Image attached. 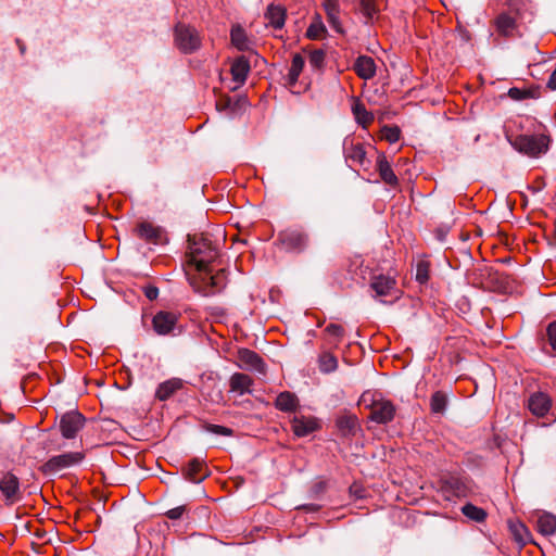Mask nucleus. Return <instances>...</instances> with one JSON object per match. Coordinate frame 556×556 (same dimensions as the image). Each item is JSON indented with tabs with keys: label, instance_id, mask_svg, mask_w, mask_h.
<instances>
[{
	"label": "nucleus",
	"instance_id": "1",
	"mask_svg": "<svg viewBox=\"0 0 556 556\" xmlns=\"http://www.w3.org/2000/svg\"><path fill=\"white\" fill-rule=\"evenodd\" d=\"M188 241V264L194 266L198 271H206L210 264L218 256V244L204 233L189 235Z\"/></svg>",
	"mask_w": 556,
	"mask_h": 556
},
{
	"label": "nucleus",
	"instance_id": "2",
	"mask_svg": "<svg viewBox=\"0 0 556 556\" xmlns=\"http://www.w3.org/2000/svg\"><path fill=\"white\" fill-rule=\"evenodd\" d=\"M508 140L515 150L529 157L546 153L549 146V138L545 135H518Z\"/></svg>",
	"mask_w": 556,
	"mask_h": 556
},
{
	"label": "nucleus",
	"instance_id": "3",
	"mask_svg": "<svg viewBox=\"0 0 556 556\" xmlns=\"http://www.w3.org/2000/svg\"><path fill=\"white\" fill-rule=\"evenodd\" d=\"M175 42L184 53H192L201 46L198 30L185 24H178L175 28Z\"/></svg>",
	"mask_w": 556,
	"mask_h": 556
},
{
	"label": "nucleus",
	"instance_id": "4",
	"mask_svg": "<svg viewBox=\"0 0 556 556\" xmlns=\"http://www.w3.org/2000/svg\"><path fill=\"white\" fill-rule=\"evenodd\" d=\"M84 459V454L80 452H67L48 459L42 466L41 470L45 475H55L56 472L78 465Z\"/></svg>",
	"mask_w": 556,
	"mask_h": 556
},
{
	"label": "nucleus",
	"instance_id": "5",
	"mask_svg": "<svg viewBox=\"0 0 556 556\" xmlns=\"http://www.w3.org/2000/svg\"><path fill=\"white\" fill-rule=\"evenodd\" d=\"M343 153L345 162L351 168L355 166L364 169L368 168L370 162L366 157V151L362 142H356L353 138H345L343 141Z\"/></svg>",
	"mask_w": 556,
	"mask_h": 556
},
{
	"label": "nucleus",
	"instance_id": "6",
	"mask_svg": "<svg viewBox=\"0 0 556 556\" xmlns=\"http://www.w3.org/2000/svg\"><path fill=\"white\" fill-rule=\"evenodd\" d=\"M0 492L4 498L5 505H13L23 497L20 480L10 471H2L0 473Z\"/></svg>",
	"mask_w": 556,
	"mask_h": 556
},
{
	"label": "nucleus",
	"instance_id": "7",
	"mask_svg": "<svg viewBox=\"0 0 556 556\" xmlns=\"http://www.w3.org/2000/svg\"><path fill=\"white\" fill-rule=\"evenodd\" d=\"M279 242L290 252H303L309 242V237L306 232L298 229H287L279 233Z\"/></svg>",
	"mask_w": 556,
	"mask_h": 556
},
{
	"label": "nucleus",
	"instance_id": "8",
	"mask_svg": "<svg viewBox=\"0 0 556 556\" xmlns=\"http://www.w3.org/2000/svg\"><path fill=\"white\" fill-rule=\"evenodd\" d=\"M85 417L77 410H70L61 416L60 431L63 438L74 439L85 426Z\"/></svg>",
	"mask_w": 556,
	"mask_h": 556
},
{
	"label": "nucleus",
	"instance_id": "9",
	"mask_svg": "<svg viewBox=\"0 0 556 556\" xmlns=\"http://www.w3.org/2000/svg\"><path fill=\"white\" fill-rule=\"evenodd\" d=\"M179 316L173 312L160 311L152 319L153 330L159 336L175 334Z\"/></svg>",
	"mask_w": 556,
	"mask_h": 556
},
{
	"label": "nucleus",
	"instance_id": "10",
	"mask_svg": "<svg viewBox=\"0 0 556 556\" xmlns=\"http://www.w3.org/2000/svg\"><path fill=\"white\" fill-rule=\"evenodd\" d=\"M395 414V407L390 401H374L370 406V419L378 424L390 422Z\"/></svg>",
	"mask_w": 556,
	"mask_h": 556
},
{
	"label": "nucleus",
	"instance_id": "11",
	"mask_svg": "<svg viewBox=\"0 0 556 556\" xmlns=\"http://www.w3.org/2000/svg\"><path fill=\"white\" fill-rule=\"evenodd\" d=\"M293 433L303 438L319 429V421L313 416L295 415L291 420Z\"/></svg>",
	"mask_w": 556,
	"mask_h": 556
},
{
	"label": "nucleus",
	"instance_id": "12",
	"mask_svg": "<svg viewBox=\"0 0 556 556\" xmlns=\"http://www.w3.org/2000/svg\"><path fill=\"white\" fill-rule=\"evenodd\" d=\"M238 361L240 367L247 370H253L261 375L266 372V365L263 358L254 351L243 349L238 353Z\"/></svg>",
	"mask_w": 556,
	"mask_h": 556
},
{
	"label": "nucleus",
	"instance_id": "13",
	"mask_svg": "<svg viewBox=\"0 0 556 556\" xmlns=\"http://www.w3.org/2000/svg\"><path fill=\"white\" fill-rule=\"evenodd\" d=\"M551 407L552 400L544 392H535L528 400V408L536 417L546 416Z\"/></svg>",
	"mask_w": 556,
	"mask_h": 556
},
{
	"label": "nucleus",
	"instance_id": "14",
	"mask_svg": "<svg viewBox=\"0 0 556 556\" xmlns=\"http://www.w3.org/2000/svg\"><path fill=\"white\" fill-rule=\"evenodd\" d=\"M184 475L188 481L192 483H200L210 475V472L204 460L193 458L188 463Z\"/></svg>",
	"mask_w": 556,
	"mask_h": 556
},
{
	"label": "nucleus",
	"instance_id": "15",
	"mask_svg": "<svg viewBox=\"0 0 556 556\" xmlns=\"http://www.w3.org/2000/svg\"><path fill=\"white\" fill-rule=\"evenodd\" d=\"M287 17V10L281 4L270 3L265 12V20L267 25L275 29H281L285 26Z\"/></svg>",
	"mask_w": 556,
	"mask_h": 556
},
{
	"label": "nucleus",
	"instance_id": "16",
	"mask_svg": "<svg viewBox=\"0 0 556 556\" xmlns=\"http://www.w3.org/2000/svg\"><path fill=\"white\" fill-rule=\"evenodd\" d=\"M135 232L140 239L153 244H157L162 239V229L148 222L138 224Z\"/></svg>",
	"mask_w": 556,
	"mask_h": 556
},
{
	"label": "nucleus",
	"instance_id": "17",
	"mask_svg": "<svg viewBox=\"0 0 556 556\" xmlns=\"http://www.w3.org/2000/svg\"><path fill=\"white\" fill-rule=\"evenodd\" d=\"M354 72L362 79H371L376 74V63L371 56L361 55L353 65Z\"/></svg>",
	"mask_w": 556,
	"mask_h": 556
},
{
	"label": "nucleus",
	"instance_id": "18",
	"mask_svg": "<svg viewBox=\"0 0 556 556\" xmlns=\"http://www.w3.org/2000/svg\"><path fill=\"white\" fill-rule=\"evenodd\" d=\"M370 288L377 296L391 295L395 289V280L390 276L376 275L371 279Z\"/></svg>",
	"mask_w": 556,
	"mask_h": 556
},
{
	"label": "nucleus",
	"instance_id": "19",
	"mask_svg": "<svg viewBox=\"0 0 556 556\" xmlns=\"http://www.w3.org/2000/svg\"><path fill=\"white\" fill-rule=\"evenodd\" d=\"M275 406L281 412L292 413L299 407V399L294 393L283 391L276 397Z\"/></svg>",
	"mask_w": 556,
	"mask_h": 556
},
{
	"label": "nucleus",
	"instance_id": "20",
	"mask_svg": "<svg viewBox=\"0 0 556 556\" xmlns=\"http://www.w3.org/2000/svg\"><path fill=\"white\" fill-rule=\"evenodd\" d=\"M182 388V380L173 378L159 384L155 396L160 401L168 400L175 392Z\"/></svg>",
	"mask_w": 556,
	"mask_h": 556
},
{
	"label": "nucleus",
	"instance_id": "21",
	"mask_svg": "<svg viewBox=\"0 0 556 556\" xmlns=\"http://www.w3.org/2000/svg\"><path fill=\"white\" fill-rule=\"evenodd\" d=\"M253 380L245 374L236 372L230 377V390L239 394L250 393Z\"/></svg>",
	"mask_w": 556,
	"mask_h": 556
},
{
	"label": "nucleus",
	"instance_id": "22",
	"mask_svg": "<svg viewBox=\"0 0 556 556\" xmlns=\"http://www.w3.org/2000/svg\"><path fill=\"white\" fill-rule=\"evenodd\" d=\"M337 427L342 435H354L359 429L358 420L355 415H342L337 420Z\"/></svg>",
	"mask_w": 556,
	"mask_h": 556
},
{
	"label": "nucleus",
	"instance_id": "23",
	"mask_svg": "<svg viewBox=\"0 0 556 556\" xmlns=\"http://www.w3.org/2000/svg\"><path fill=\"white\" fill-rule=\"evenodd\" d=\"M230 71H231L233 80L242 84L245 81L247 76L250 72L249 62L245 60V58L240 56L233 61V63L231 64Z\"/></svg>",
	"mask_w": 556,
	"mask_h": 556
},
{
	"label": "nucleus",
	"instance_id": "24",
	"mask_svg": "<svg viewBox=\"0 0 556 556\" xmlns=\"http://www.w3.org/2000/svg\"><path fill=\"white\" fill-rule=\"evenodd\" d=\"M536 523L539 531L544 535H551L556 531V517L552 514H541Z\"/></svg>",
	"mask_w": 556,
	"mask_h": 556
},
{
	"label": "nucleus",
	"instance_id": "25",
	"mask_svg": "<svg viewBox=\"0 0 556 556\" xmlns=\"http://www.w3.org/2000/svg\"><path fill=\"white\" fill-rule=\"evenodd\" d=\"M231 43L241 51L249 49V40L247 38L244 29L239 26H232L230 31Z\"/></svg>",
	"mask_w": 556,
	"mask_h": 556
},
{
	"label": "nucleus",
	"instance_id": "26",
	"mask_svg": "<svg viewBox=\"0 0 556 556\" xmlns=\"http://www.w3.org/2000/svg\"><path fill=\"white\" fill-rule=\"evenodd\" d=\"M377 165L381 179L388 185L395 186L397 184V178L387 160L384 157H379Z\"/></svg>",
	"mask_w": 556,
	"mask_h": 556
},
{
	"label": "nucleus",
	"instance_id": "27",
	"mask_svg": "<svg viewBox=\"0 0 556 556\" xmlns=\"http://www.w3.org/2000/svg\"><path fill=\"white\" fill-rule=\"evenodd\" d=\"M304 59L301 54H295L292 59L291 66L288 73V83L290 86H294L299 79L300 74L304 67Z\"/></svg>",
	"mask_w": 556,
	"mask_h": 556
},
{
	"label": "nucleus",
	"instance_id": "28",
	"mask_svg": "<svg viewBox=\"0 0 556 556\" xmlns=\"http://www.w3.org/2000/svg\"><path fill=\"white\" fill-rule=\"evenodd\" d=\"M516 22L511 16L507 14H501L496 18V29L500 34L504 36H511L514 34Z\"/></svg>",
	"mask_w": 556,
	"mask_h": 556
},
{
	"label": "nucleus",
	"instance_id": "29",
	"mask_svg": "<svg viewBox=\"0 0 556 556\" xmlns=\"http://www.w3.org/2000/svg\"><path fill=\"white\" fill-rule=\"evenodd\" d=\"M382 5L383 0H361V10L367 20H371Z\"/></svg>",
	"mask_w": 556,
	"mask_h": 556
},
{
	"label": "nucleus",
	"instance_id": "30",
	"mask_svg": "<svg viewBox=\"0 0 556 556\" xmlns=\"http://www.w3.org/2000/svg\"><path fill=\"white\" fill-rule=\"evenodd\" d=\"M326 33V26L320 15H316L306 30V37L309 39H319Z\"/></svg>",
	"mask_w": 556,
	"mask_h": 556
},
{
	"label": "nucleus",
	"instance_id": "31",
	"mask_svg": "<svg viewBox=\"0 0 556 556\" xmlns=\"http://www.w3.org/2000/svg\"><path fill=\"white\" fill-rule=\"evenodd\" d=\"M509 529L515 540L521 545L527 544L530 541V533L527 527L521 522H510Z\"/></svg>",
	"mask_w": 556,
	"mask_h": 556
},
{
	"label": "nucleus",
	"instance_id": "32",
	"mask_svg": "<svg viewBox=\"0 0 556 556\" xmlns=\"http://www.w3.org/2000/svg\"><path fill=\"white\" fill-rule=\"evenodd\" d=\"M203 274V281L207 282L211 289L219 290L222 289L225 283V274L224 270H220L219 273L212 275L210 268H207L206 271H201Z\"/></svg>",
	"mask_w": 556,
	"mask_h": 556
},
{
	"label": "nucleus",
	"instance_id": "33",
	"mask_svg": "<svg viewBox=\"0 0 556 556\" xmlns=\"http://www.w3.org/2000/svg\"><path fill=\"white\" fill-rule=\"evenodd\" d=\"M462 513L469 519L481 522L486 518V513L480 508L475 506L473 504H466L462 508Z\"/></svg>",
	"mask_w": 556,
	"mask_h": 556
},
{
	"label": "nucleus",
	"instance_id": "34",
	"mask_svg": "<svg viewBox=\"0 0 556 556\" xmlns=\"http://www.w3.org/2000/svg\"><path fill=\"white\" fill-rule=\"evenodd\" d=\"M319 369L325 374L332 372L338 367V361L331 353H324L319 356Z\"/></svg>",
	"mask_w": 556,
	"mask_h": 556
},
{
	"label": "nucleus",
	"instance_id": "35",
	"mask_svg": "<svg viewBox=\"0 0 556 556\" xmlns=\"http://www.w3.org/2000/svg\"><path fill=\"white\" fill-rule=\"evenodd\" d=\"M352 111L357 123L362 124L363 126L371 123L374 119L372 115L365 109L364 104L362 103H355L352 108Z\"/></svg>",
	"mask_w": 556,
	"mask_h": 556
},
{
	"label": "nucleus",
	"instance_id": "36",
	"mask_svg": "<svg viewBox=\"0 0 556 556\" xmlns=\"http://www.w3.org/2000/svg\"><path fill=\"white\" fill-rule=\"evenodd\" d=\"M446 396L442 392H435L431 396V410L437 414H441L446 407Z\"/></svg>",
	"mask_w": 556,
	"mask_h": 556
},
{
	"label": "nucleus",
	"instance_id": "37",
	"mask_svg": "<svg viewBox=\"0 0 556 556\" xmlns=\"http://www.w3.org/2000/svg\"><path fill=\"white\" fill-rule=\"evenodd\" d=\"M382 138L394 143L400 140L401 130L397 126H383L381 129Z\"/></svg>",
	"mask_w": 556,
	"mask_h": 556
},
{
	"label": "nucleus",
	"instance_id": "38",
	"mask_svg": "<svg viewBox=\"0 0 556 556\" xmlns=\"http://www.w3.org/2000/svg\"><path fill=\"white\" fill-rule=\"evenodd\" d=\"M325 332L333 339V342H339L342 337L344 336V329L341 325H338V324H329L326 329H325Z\"/></svg>",
	"mask_w": 556,
	"mask_h": 556
},
{
	"label": "nucleus",
	"instance_id": "39",
	"mask_svg": "<svg viewBox=\"0 0 556 556\" xmlns=\"http://www.w3.org/2000/svg\"><path fill=\"white\" fill-rule=\"evenodd\" d=\"M308 62L313 68H320L325 62V52L323 50L312 51L308 56Z\"/></svg>",
	"mask_w": 556,
	"mask_h": 556
},
{
	"label": "nucleus",
	"instance_id": "40",
	"mask_svg": "<svg viewBox=\"0 0 556 556\" xmlns=\"http://www.w3.org/2000/svg\"><path fill=\"white\" fill-rule=\"evenodd\" d=\"M323 5L327 16L340 14V7L338 0H324Z\"/></svg>",
	"mask_w": 556,
	"mask_h": 556
},
{
	"label": "nucleus",
	"instance_id": "41",
	"mask_svg": "<svg viewBox=\"0 0 556 556\" xmlns=\"http://www.w3.org/2000/svg\"><path fill=\"white\" fill-rule=\"evenodd\" d=\"M327 21L330 24V26L334 29V31H337L338 34H344V29L340 21V14L329 15L327 16Z\"/></svg>",
	"mask_w": 556,
	"mask_h": 556
},
{
	"label": "nucleus",
	"instance_id": "42",
	"mask_svg": "<svg viewBox=\"0 0 556 556\" xmlns=\"http://www.w3.org/2000/svg\"><path fill=\"white\" fill-rule=\"evenodd\" d=\"M546 333L552 349L556 351V320L547 326Z\"/></svg>",
	"mask_w": 556,
	"mask_h": 556
},
{
	"label": "nucleus",
	"instance_id": "43",
	"mask_svg": "<svg viewBox=\"0 0 556 556\" xmlns=\"http://www.w3.org/2000/svg\"><path fill=\"white\" fill-rule=\"evenodd\" d=\"M508 96L513 100L520 101V100L528 98L529 92L526 90L513 87L508 90Z\"/></svg>",
	"mask_w": 556,
	"mask_h": 556
},
{
	"label": "nucleus",
	"instance_id": "44",
	"mask_svg": "<svg viewBox=\"0 0 556 556\" xmlns=\"http://www.w3.org/2000/svg\"><path fill=\"white\" fill-rule=\"evenodd\" d=\"M428 266L426 264H418L416 270V279L420 283H425L428 280Z\"/></svg>",
	"mask_w": 556,
	"mask_h": 556
},
{
	"label": "nucleus",
	"instance_id": "45",
	"mask_svg": "<svg viewBox=\"0 0 556 556\" xmlns=\"http://www.w3.org/2000/svg\"><path fill=\"white\" fill-rule=\"evenodd\" d=\"M207 430L215 434H220V435H230L232 433L231 429L224 427V426H218V425H210L207 427Z\"/></svg>",
	"mask_w": 556,
	"mask_h": 556
},
{
	"label": "nucleus",
	"instance_id": "46",
	"mask_svg": "<svg viewBox=\"0 0 556 556\" xmlns=\"http://www.w3.org/2000/svg\"><path fill=\"white\" fill-rule=\"evenodd\" d=\"M184 511H185V507L184 506H178V507L169 509L166 513V516L169 519L176 520V519H179L182 516Z\"/></svg>",
	"mask_w": 556,
	"mask_h": 556
},
{
	"label": "nucleus",
	"instance_id": "47",
	"mask_svg": "<svg viewBox=\"0 0 556 556\" xmlns=\"http://www.w3.org/2000/svg\"><path fill=\"white\" fill-rule=\"evenodd\" d=\"M143 291L144 295L151 301L155 300L159 296V289L154 286H147L144 287Z\"/></svg>",
	"mask_w": 556,
	"mask_h": 556
},
{
	"label": "nucleus",
	"instance_id": "48",
	"mask_svg": "<svg viewBox=\"0 0 556 556\" xmlns=\"http://www.w3.org/2000/svg\"><path fill=\"white\" fill-rule=\"evenodd\" d=\"M547 86L548 88H551L552 90H555L556 89V68L554 70V72L551 74L549 76V79L547 81Z\"/></svg>",
	"mask_w": 556,
	"mask_h": 556
},
{
	"label": "nucleus",
	"instance_id": "49",
	"mask_svg": "<svg viewBox=\"0 0 556 556\" xmlns=\"http://www.w3.org/2000/svg\"><path fill=\"white\" fill-rule=\"evenodd\" d=\"M367 393H364L363 396H362V401L365 403L366 402V397H367Z\"/></svg>",
	"mask_w": 556,
	"mask_h": 556
},
{
	"label": "nucleus",
	"instance_id": "50",
	"mask_svg": "<svg viewBox=\"0 0 556 556\" xmlns=\"http://www.w3.org/2000/svg\"><path fill=\"white\" fill-rule=\"evenodd\" d=\"M215 291H216L215 289H212V290L210 291V293H214ZM205 295H208V292H205Z\"/></svg>",
	"mask_w": 556,
	"mask_h": 556
}]
</instances>
